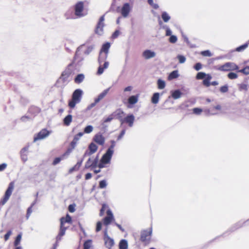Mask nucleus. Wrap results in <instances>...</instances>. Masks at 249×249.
Wrapping results in <instances>:
<instances>
[{"label":"nucleus","instance_id":"nucleus-3","mask_svg":"<svg viewBox=\"0 0 249 249\" xmlns=\"http://www.w3.org/2000/svg\"><path fill=\"white\" fill-rule=\"evenodd\" d=\"M107 56V53L100 52L98 57V63L100 66L97 71V74L100 75L102 74L104 70L108 68L109 63L106 61Z\"/></svg>","mask_w":249,"mask_h":249},{"label":"nucleus","instance_id":"nucleus-53","mask_svg":"<svg viewBox=\"0 0 249 249\" xmlns=\"http://www.w3.org/2000/svg\"><path fill=\"white\" fill-rule=\"evenodd\" d=\"M169 41L170 43H175L177 41V37L176 36L172 35L169 38Z\"/></svg>","mask_w":249,"mask_h":249},{"label":"nucleus","instance_id":"nucleus-36","mask_svg":"<svg viewBox=\"0 0 249 249\" xmlns=\"http://www.w3.org/2000/svg\"><path fill=\"white\" fill-rule=\"evenodd\" d=\"M92 240H88L84 244V249H89L91 246Z\"/></svg>","mask_w":249,"mask_h":249},{"label":"nucleus","instance_id":"nucleus-59","mask_svg":"<svg viewBox=\"0 0 249 249\" xmlns=\"http://www.w3.org/2000/svg\"><path fill=\"white\" fill-rule=\"evenodd\" d=\"M102 225V224L101 222H97V225H96V232H98L101 230Z\"/></svg>","mask_w":249,"mask_h":249},{"label":"nucleus","instance_id":"nucleus-27","mask_svg":"<svg viewBox=\"0 0 249 249\" xmlns=\"http://www.w3.org/2000/svg\"><path fill=\"white\" fill-rule=\"evenodd\" d=\"M160 98V94L158 92L154 93L151 98V102L154 104L158 103Z\"/></svg>","mask_w":249,"mask_h":249},{"label":"nucleus","instance_id":"nucleus-35","mask_svg":"<svg viewBox=\"0 0 249 249\" xmlns=\"http://www.w3.org/2000/svg\"><path fill=\"white\" fill-rule=\"evenodd\" d=\"M158 88L159 89H163L165 87V83L163 80L161 79H159L158 80Z\"/></svg>","mask_w":249,"mask_h":249},{"label":"nucleus","instance_id":"nucleus-52","mask_svg":"<svg viewBox=\"0 0 249 249\" xmlns=\"http://www.w3.org/2000/svg\"><path fill=\"white\" fill-rule=\"evenodd\" d=\"M193 112L194 114L199 115L202 112V109L196 107L193 108Z\"/></svg>","mask_w":249,"mask_h":249},{"label":"nucleus","instance_id":"nucleus-30","mask_svg":"<svg viewBox=\"0 0 249 249\" xmlns=\"http://www.w3.org/2000/svg\"><path fill=\"white\" fill-rule=\"evenodd\" d=\"M178 77V71H174L171 72L168 77L169 80H171L177 78Z\"/></svg>","mask_w":249,"mask_h":249},{"label":"nucleus","instance_id":"nucleus-29","mask_svg":"<svg viewBox=\"0 0 249 249\" xmlns=\"http://www.w3.org/2000/svg\"><path fill=\"white\" fill-rule=\"evenodd\" d=\"M72 117L71 115H68L66 116L63 120L64 124L66 126H69L72 121Z\"/></svg>","mask_w":249,"mask_h":249},{"label":"nucleus","instance_id":"nucleus-18","mask_svg":"<svg viewBox=\"0 0 249 249\" xmlns=\"http://www.w3.org/2000/svg\"><path fill=\"white\" fill-rule=\"evenodd\" d=\"M156 54L155 52L151 51L149 50L144 51L142 53V56L146 59H148L155 57Z\"/></svg>","mask_w":249,"mask_h":249},{"label":"nucleus","instance_id":"nucleus-7","mask_svg":"<svg viewBox=\"0 0 249 249\" xmlns=\"http://www.w3.org/2000/svg\"><path fill=\"white\" fill-rule=\"evenodd\" d=\"M215 69L222 71H228L238 70L239 67L235 63L232 62H227L220 66H216Z\"/></svg>","mask_w":249,"mask_h":249},{"label":"nucleus","instance_id":"nucleus-41","mask_svg":"<svg viewBox=\"0 0 249 249\" xmlns=\"http://www.w3.org/2000/svg\"><path fill=\"white\" fill-rule=\"evenodd\" d=\"M207 74L203 72H199L197 73L196 76V78L197 79H203L207 76Z\"/></svg>","mask_w":249,"mask_h":249},{"label":"nucleus","instance_id":"nucleus-34","mask_svg":"<svg viewBox=\"0 0 249 249\" xmlns=\"http://www.w3.org/2000/svg\"><path fill=\"white\" fill-rule=\"evenodd\" d=\"M85 168H91L92 169L93 168V160L89 158L88 161L86 162L85 164Z\"/></svg>","mask_w":249,"mask_h":249},{"label":"nucleus","instance_id":"nucleus-13","mask_svg":"<svg viewBox=\"0 0 249 249\" xmlns=\"http://www.w3.org/2000/svg\"><path fill=\"white\" fill-rule=\"evenodd\" d=\"M104 240L105 242V246L106 248H108V249H111V248L114 245L113 239L109 237L108 236V234H105Z\"/></svg>","mask_w":249,"mask_h":249},{"label":"nucleus","instance_id":"nucleus-58","mask_svg":"<svg viewBox=\"0 0 249 249\" xmlns=\"http://www.w3.org/2000/svg\"><path fill=\"white\" fill-rule=\"evenodd\" d=\"M107 206L106 204L102 205V208L100 210V213L101 215H102L104 213L105 211L107 209Z\"/></svg>","mask_w":249,"mask_h":249},{"label":"nucleus","instance_id":"nucleus-46","mask_svg":"<svg viewBox=\"0 0 249 249\" xmlns=\"http://www.w3.org/2000/svg\"><path fill=\"white\" fill-rule=\"evenodd\" d=\"M239 89L240 90H248V85L246 84H241L239 86Z\"/></svg>","mask_w":249,"mask_h":249},{"label":"nucleus","instance_id":"nucleus-16","mask_svg":"<svg viewBox=\"0 0 249 249\" xmlns=\"http://www.w3.org/2000/svg\"><path fill=\"white\" fill-rule=\"evenodd\" d=\"M94 142L99 145H103L105 143V138L101 134L98 133L94 136Z\"/></svg>","mask_w":249,"mask_h":249},{"label":"nucleus","instance_id":"nucleus-38","mask_svg":"<svg viewBox=\"0 0 249 249\" xmlns=\"http://www.w3.org/2000/svg\"><path fill=\"white\" fill-rule=\"evenodd\" d=\"M77 142H76L74 141L73 140L72 141L71 143V149H69L65 154L69 155L71 152L72 150L75 148V147L76 146V145L77 144Z\"/></svg>","mask_w":249,"mask_h":249},{"label":"nucleus","instance_id":"nucleus-24","mask_svg":"<svg viewBox=\"0 0 249 249\" xmlns=\"http://www.w3.org/2000/svg\"><path fill=\"white\" fill-rule=\"evenodd\" d=\"M65 17L67 19H75L76 18L72 10H68L65 14Z\"/></svg>","mask_w":249,"mask_h":249},{"label":"nucleus","instance_id":"nucleus-37","mask_svg":"<svg viewBox=\"0 0 249 249\" xmlns=\"http://www.w3.org/2000/svg\"><path fill=\"white\" fill-rule=\"evenodd\" d=\"M36 201H35L34 202L32 203V204L31 205V206L28 208V209L27 210V214H26L27 219L29 218V217H30L31 213H32V208L34 206V205L36 204Z\"/></svg>","mask_w":249,"mask_h":249},{"label":"nucleus","instance_id":"nucleus-2","mask_svg":"<svg viewBox=\"0 0 249 249\" xmlns=\"http://www.w3.org/2000/svg\"><path fill=\"white\" fill-rule=\"evenodd\" d=\"M78 65L76 63H73V61L70 63L62 72L60 77L58 79L56 84L58 87L63 88L66 86L69 82L72 79V75L74 71L72 69V66Z\"/></svg>","mask_w":249,"mask_h":249},{"label":"nucleus","instance_id":"nucleus-57","mask_svg":"<svg viewBox=\"0 0 249 249\" xmlns=\"http://www.w3.org/2000/svg\"><path fill=\"white\" fill-rule=\"evenodd\" d=\"M32 119V117H30L29 116H22L21 118V120L22 121V122H27V121H30Z\"/></svg>","mask_w":249,"mask_h":249},{"label":"nucleus","instance_id":"nucleus-63","mask_svg":"<svg viewBox=\"0 0 249 249\" xmlns=\"http://www.w3.org/2000/svg\"><path fill=\"white\" fill-rule=\"evenodd\" d=\"M7 167V164L3 163L1 164H0V171H3Z\"/></svg>","mask_w":249,"mask_h":249},{"label":"nucleus","instance_id":"nucleus-56","mask_svg":"<svg viewBox=\"0 0 249 249\" xmlns=\"http://www.w3.org/2000/svg\"><path fill=\"white\" fill-rule=\"evenodd\" d=\"M75 205L74 204L70 205L68 207L69 212L71 213H73L75 211Z\"/></svg>","mask_w":249,"mask_h":249},{"label":"nucleus","instance_id":"nucleus-55","mask_svg":"<svg viewBox=\"0 0 249 249\" xmlns=\"http://www.w3.org/2000/svg\"><path fill=\"white\" fill-rule=\"evenodd\" d=\"M220 91L222 93L227 92L228 91V87L227 86L225 85L222 86L220 88Z\"/></svg>","mask_w":249,"mask_h":249},{"label":"nucleus","instance_id":"nucleus-33","mask_svg":"<svg viewBox=\"0 0 249 249\" xmlns=\"http://www.w3.org/2000/svg\"><path fill=\"white\" fill-rule=\"evenodd\" d=\"M89 151H87L85 154L84 156L86 157L87 156H89L93 153V142H91L89 146Z\"/></svg>","mask_w":249,"mask_h":249},{"label":"nucleus","instance_id":"nucleus-17","mask_svg":"<svg viewBox=\"0 0 249 249\" xmlns=\"http://www.w3.org/2000/svg\"><path fill=\"white\" fill-rule=\"evenodd\" d=\"M114 115V117L115 119H118L121 123H122L124 118L123 116H124V112L123 111L121 110V109H119L116 110V111L114 112L113 113Z\"/></svg>","mask_w":249,"mask_h":249},{"label":"nucleus","instance_id":"nucleus-15","mask_svg":"<svg viewBox=\"0 0 249 249\" xmlns=\"http://www.w3.org/2000/svg\"><path fill=\"white\" fill-rule=\"evenodd\" d=\"M130 11V7L129 4L128 3H124L121 9L122 15L124 18L127 17Z\"/></svg>","mask_w":249,"mask_h":249},{"label":"nucleus","instance_id":"nucleus-42","mask_svg":"<svg viewBox=\"0 0 249 249\" xmlns=\"http://www.w3.org/2000/svg\"><path fill=\"white\" fill-rule=\"evenodd\" d=\"M248 46V43H245L236 48L235 51L237 52H241L244 50Z\"/></svg>","mask_w":249,"mask_h":249},{"label":"nucleus","instance_id":"nucleus-44","mask_svg":"<svg viewBox=\"0 0 249 249\" xmlns=\"http://www.w3.org/2000/svg\"><path fill=\"white\" fill-rule=\"evenodd\" d=\"M228 77L230 79H235L238 77V75L236 73L234 72H230L228 74Z\"/></svg>","mask_w":249,"mask_h":249},{"label":"nucleus","instance_id":"nucleus-60","mask_svg":"<svg viewBox=\"0 0 249 249\" xmlns=\"http://www.w3.org/2000/svg\"><path fill=\"white\" fill-rule=\"evenodd\" d=\"M152 227H150L147 229L143 230L142 231V233H147V234H149V233H152Z\"/></svg>","mask_w":249,"mask_h":249},{"label":"nucleus","instance_id":"nucleus-31","mask_svg":"<svg viewBox=\"0 0 249 249\" xmlns=\"http://www.w3.org/2000/svg\"><path fill=\"white\" fill-rule=\"evenodd\" d=\"M151 234H143L141 236V239L142 242H144L145 244H148L150 239Z\"/></svg>","mask_w":249,"mask_h":249},{"label":"nucleus","instance_id":"nucleus-47","mask_svg":"<svg viewBox=\"0 0 249 249\" xmlns=\"http://www.w3.org/2000/svg\"><path fill=\"white\" fill-rule=\"evenodd\" d=\"M93 130V127L92 125H88L86 126L84 129V133H89Z\"/></svg>","mask_w":249,"mask_h":249},{"label":"nucleus","instance_id":"nucleus-50","mask_svg":"<svg viewBox=\"0 0 249 249\" xmlns=\"http://www.w3.org/2000/svg\"><path fill=\"white\" fill-rule=\"evenodd\" d=\"M106 186H107V183H106V180H103L99 182V187L100 188H101V189L105 188H106Z\"/></svg>","mask_w":249,"mask_h":249},{"label":"nucleus","instance_id":"nucleus-9","mask_svg":"<svg viewBox=\"0 0 249 249\" xmlns=\"http://www.w3.org/2000/svg\"><path fill=\"white\" fill-rule=\"evenodd\" d=\"M71 218L69 214H67L65 217H62L61 218L60 231L59 233H65L66 228L65 226V225L67 223H71Z\"/></svg>","mask_w":249,"mask_h":249},{"label":"nucleus","instance_id":"nucleus-20","mask_svg":"<svg viewBox=\"0 0 249 249\" xmlns=\"http://www.w3.org/2000/svg\"><path fill=\"white\" fill-rule=\"evenodd\" d=\"M221 108V106L219 105H217L215 106H213L212 108L205 109V111L207 112L208 114L214 115L216 114V112L214 111V110H220Z\"/></svg>","mask_w":249,"mask_h":249},{"label":"nucleus","instance_id":"nucleus-4","mask_svg":"<svg viewBox=\"0 0 249 249\" xmlns=\"http://www.w3.org/2000/svg\"><path fill=\"white\" fill-rule=\"evenodd\" d=\"M112 144L109 148L107 150V152L103 156L100 162L99 165V167L100 168L104 167V165L108 163L111 160L112 156L113 153V148L115 146V142L112 141L111 142Z\"/></svg>","mask_w":249,"mask_h":249},{"label":"nucleus","instance_id":"nucleus-48","mask_svg":"<svg viewBox=\"0 0 249 249\" xmlns=\"http://www.w3.org/2000/svg\"><path fill=\"white\" fill-rule=\"evenodd\" d=\"M114 119H115V118L114 117V115L113 113H112L104 120V122L107 123V122H110Z\"/></svg>","mask_w":249,"mask_h":249},{"label":"nucleus","instance_id":"nucleus-6","mask_svg":"<svg viewBox=\"0 0 249 249\" xmlns=\"http://www.w3.org/2000/svg\"><path fill=\"white\" fill-rule=\"evenodd\" d=\"M83 91L81 89H76L74 91L72 95V99L69 103V106L71 108H74L77 104L80 102Z\"/></svg>","mask_w":249,"mask_h":249},{"label":"nucleus","instance_id":"nucleus-32","mask_svg":"<svg viewBox=\"0 0 249 249\" xmlns=\"http://www.w3.org/2000/svg\"><path fill=\"white\" fill-rule=\"evenodd\" d=\"M127 242L125 240H122L119 243V249H127Z\"/></svg>","mask_w":249,"mask_h":249},{"label":"nucleus","instance_id":"nucleus-61","mask_svg":"<svg viewBox=\"0 0 249 249\" xmlns=\"http://www.w3.org/2000/svg\"><path fill=\"white\" fill-rule=\"evenodd\" d=\"M201 67L202 65L200 63H196L194 66V68L196 71H199L200 69H201Z\"/></svg>","mask_w":249,"mask_h":249},{"label":"nucleus","instance_id":"nucleus-1","mask_svg":"<svg viewBox=\"0 0 249 249\" xmlns=\"http://www.w3.org/2000/svg\"><path fill=\"white\" fill-rule=\"evenodd\" d=\"M93 46L92 39L79 46L76 51L73 63H76V64L80 65L84 59V55H88L92 51Z\"/></svg>","mask_w":249,"mask_h":249},{"label":"nucleus","instance_id":"nucleus-25","mask_svg":"<svg viewBox=\"0 0 249 249\" xmlns=\"http://www.w3.org/2000/svg\"><path fill=\"white\" fill-rule=\"evenodd\" d=\"M138 101V95H133L128 99V103L130 105H134L137 103Z\"/></svg>","mask_w":249,"mask_h":249},{"label":"nucleus","instance_id":"nucleus-51","mask_svg":"<svg viewBox=\"0 0 249 249\" xmlns=\"http://www.w3.org/2000/svg\"><path fill=\"white\" fill-rule=\"evenodd\" d=\"M63 157L64 156H63L62 157H58V158H56L54 159L53 161V165H56L57 164L59 163L60 161L63 159Z\"/></svg>","mask_w":249,"mask_h":249},{"label":"nucleus","instance_id":"nucleus-19","mask_svg":"<svg viewBox=\"0 0 249 249\" xmlns=\"http://www.w3.org/2000/svg\"><path fill=\"white\" fill-rule=\"evenodd\" d=\"M28 150V147H25L22 148L20 151V156L21 160L23 162H25L28 160L27 153Z\"/></svg>","mask_w":249,"mask_h":249},{"label":"nucleus","instance_id":"nucleus-11","mask_svg":"<svg viewBox=\"0 0 249 249\" xmlns=\"http://www.w3.org/2000/svg\"><path fill=\"white\" fill-rule=\"evenodd\" d=\"M104 20L105 17L104 15H103L100 17L99 22L97 25L95 32L96 34L99 35H101L103 33V28L104 27Z\"/></svg>","mask_w":249,"mask_h":249},{"label":"nucleus","instance_id":"nucleus-43","mask_svg":"<svg viewBox=\"0 0 249 249\" xmlns=\"http://www.w3.org/2000/svg\"><path fill=\"white\" fill-rule=\"evenodd\" d=\"M21 235L22 234H18V236H17L16 239L15 240V242H14V246H17L19 244L20 242L21 239Z\"/></svg>","mask_w":249,"mask_h":249},{"label":"nucleus","instance_id":"nucleus-39","mask_svg":"<svg viewBox=\"0 0 249 249\" xmlns=\"http://www.w3.org/2000/svg\"><path fill=\"white\" fill-rule=\"evenodd\" d=\"M161 18L165 22H167L170 19V16L165 12L162 13Z\"/></svg>","mask_w":249,"mask_h":249},{"label":"nucleus","instance_id":"nucleus-40","mask_svg":"<svg viewBox=\"0 0 249 249\" xmlns=\"http://www.w3.org/2000/svg\"><path fill=\"white\" fill-rule=\"evenodd\" d=\"M238 72L243 73L245 75L249 74V66H246L243 69L238 70Z\"/></svg>","mask_w":249,"mask_h":249},{"label":"nucleus","instance_id":"nucleus-10","mask_svg":"<svg viewBox=\"0 0 249 249\" xmlns=\"http://www.w3.org/2000/svg\"><path fill=\"white\" fill-rule=\"evenodd\" d=\"M50 134L49 131L45 129H42L36 136L34 137V142L42 140L47 137Z\"/></svg>","mask_w":249,"mask_h":249},{"label":"nucleus","instance_id":"nucleus-62","mask_svg":"<svg viewBox=\"0 0 249 249\" xmlns=\"http://www.w3.org/2000/svg\"><path fill=\"white\" fill-rule=\"evenodd\" d=\"M119 35V31L118 30L115 31L114 33L112 35V37L113 38H116L118 37Z\"/></svg>","mask_w":249,"mask_h":249},{"label":"nucleus","instance_id":"nucleus-45","mask_svg":"<svg viewBox=\"0 0 249 249\" xmlns=\"http://www.w3.org/2000/svg\"><path fill=\"white\" fill-rule=\"evenodd\" d=\"M83 135H84L83 132L78 133L77 135H76L74 137L73 140L77 142L79 140V139L81 138V137H82L83 136Z\"/></svg>","mask_w":249,"mask_h":249},{"label":"nucleus","instance_id":"nucleus-22","mask_svg":"<svg viewBox=\"0 0 249 249\" xmlns=\"http://www.w3.org/2000/svg\"><path fill=\"white\" fill-rule=\"evenodd\" d=\"M212 76L209 74H207V76L204 78V79L203 80V85H204L206 87H210L211 86L210 81L212 79Z\"/></svg>","mask_w":249,"mask_h":249},{"label":"nucleus","instance_id":"nucleus-49","mask_svg":"<svg viewBox=\"0 0 249 249\" xmlns=\"http://www.w3.org/2000/svg\"><path fill=\"white\" fill-rule=\"evenodd\" d=\"M64 234H59L56 238V243L53 245V249H55L57 246V242L61 240L62 236Z\"/></svg>","mask_w":249,"mask_h":249},{"label":"nucleus","instance_id":"nucleus-28","mask_svg":"<svg viewBox=\"0 0 249 249\" xmlns=\"http://www.w3.org/2000/svg\"><path fill=\"white\" fill-rule=\"evenodd\" d=\"M182 94V93L180 92V91L178 89H177L172 92V97L174 99H177L179 98Z\"/></svg>","mask_w":249,"mask_h":249},{"label":"nucleus","instance_id":"nucleus-12","mask_svg":"<svg viewBox=\"0 0 249 249\" xmlns=\"http://www.w3.org/2000/svg\"><path fill=\"white\" fill-rule=\"evenodd\" d=\"M135 120L134 116L133 114H129L124 118L121 124H127L129 127H132Z\"/></svg>","mask_w":249,"mask_h":249},{"label":"nucleus","instance_id":"nucleus-64","mask_svg":"<svg viewBox=\"0 0 249 249\" xmlns=\"http://www.w3.org/2000/svg\"><path fill=\"white\" fill-rule=\"evenodd\" d=\"M204 56H211V53L209 51H205L201 53Z\"/></svg>","mask_w":249,"mask_h":249},{"label":"nucleus","instance_id":"nucleus-14","mask_svg":"<svg viewBox=\"0 0 249 249\" xmlns=\"http://www.w3.org/2000/svg\"><path fill=\"white\" fill-rule=\"evenodd\" d=\"M107 216L103 219L104 224L108 225L110 224L113 219V216L111 211L108 209L107 211Z\"/></svg>","mask_w":249,"mask_h":249},{"label":"nucleus","instance_id":"nucleus-26","mask_svg":"<svg viewBox=\"0 0 249 249\" xmlns=\"http://www.w3.org/2000/svg\"><path fill=\"white\" fill-rule=\"evenodd\" d=\"M107 90H105L103 91L101 93H100L98 95V97L94 100V105L95 104L98 103L101 100L103 99L105 97V96L107 95Z\"/></svg>","mask_w":249,"mask_h":249},{"label":"nucleus","instance_id":"nucleus-5","mask_svg":"<svg viewBox=\"0 0 249 249\" xmlns=\"http://www.w3.org/2000/svg\"><path fill=\"white\" fill-rule=\"evenodd\" d=\"M74 15L76 18H81L88 14L87 9L84 7V2L79 1L77 2L74 6Z\"/></svg>","mask_w":249,"mask_h":249},{"label":"nucleus","instance_id":"nucleus-23","mask_svg":"<svg viewBox=\"0 0 249 249\" xmlns=\"http://www.w3.org/2000/svg\"><path fill=\"white\" fill-rule=\"evenodd\" d=\"M110 47V44L109 42H106L104 44L101 48L100 50L101 52H103L105 53H108L109 49Z\"/></svg>","mask_w":249,"mask_h":249},{"label":"nucleus","instance_id":"nucleus-54","mask_svg":"<svg viewBox=\"0 0 249 249\" xmlns=\"http://www.w3.org/2000/svg\"><path fill=\"white\" fill-rule=\"evenodd\" d=\"M178 58L180 63H183L186 60L185 57L181 55H178Z\"/></svg>","mask_w":249,"mask_h":249},{"label":"nucleus","instance_id":"nucleus-21","mask_svg":"<svg viewBox=\"0 0 249 249\" xmlns=\"http://www.w3.org/2000/svg\"><path fill=\"white\" fill-rule=\"evenodd\" d=\"M85 79V75L83 73L78 74L76 75L74 79V81L76 84H79L81 83Z\"/></svg>","mask_w":249,"mask_h":249},{"label":"nucleus","instance_id":"nucleus-8","mask_svg":"<svg viewBox=\"0 0 249 249\" xmlns=\"http://www.w3.org/2000/svg\"><path fill=\"white\" fill-rule=\"evenodd\" d=\"M14 187V185L13 182H11L9 184L8 187L7 189L6 190L5 195L4 196V197L1 199V200L0 202V205H4L6 202L8 201V200L9 199L12 192L13 191Z\"/></svg>","mask_w":249,"mask_h":249}]
</instances>
